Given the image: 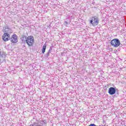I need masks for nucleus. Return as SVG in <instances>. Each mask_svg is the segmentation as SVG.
Masks as SVG:
<instances>
[{"mask_svg": "<svg viewBox=\"0 0 126 126\" xmlns=\"http://www.w3.org/2000/svg\"><path fill=\"white\" fill-rule=\"evenodd\" d=\"M65 25H67L68 24V23H67V21H64Z\"/></svg>", "mask_w": 126, "mask_h": 126, "instance_id": "12", "label": "nucleus"}, {"mask_svg": "<svg viewBox=\"0 0 126 126\" xmlns=\"http://www.w3.org/2000/svg\"><path fill=\"white\" fill-rule=\"evenodd\" d=\"M21 39L22 42H24V43H26V41L27 40V37L25 35H22Z\"/></svg>", "mask_w": 126, "mask_h": 126, "instance_id": "8", "label": "nucleus"}, {"mask_svg": "<svg viewBox=\"0 0 126 126\" xmlns=\"http://www.w3.org/2000/svg\"><path fill=\"white\" fill-rule=\"evenodd\" d=\"M42 122H43V123H44V121H43Z\"/></svg>", "mask_w": 126, "mask_h": 126, "instance_id": "16", "label": "nucleus"}, {"mask_svg": "<svg viewBox=\"0 0 126 126\" xmlns=\"http://www.w3.org/2000/svg\"><path fill=\"white\" fill-rule=\"evenodd\" d=\"M41 122H42V121H40V122H39V123H41Z\"/></svg>", "mask_w": 126, "mask_h": 126, "instance_id": "17", "label": "nucleus"}, {"mask_svg": "<svg viewBox=\"0 0 126 126\" xmlns=\"http://www.w3.org/2000/svg\"><path fill=\"white\" fill-rule=\"evenodd\" d=\"M34 36L33 35H30L27 37L26 43H27L29 47H32L34 45Z\"/></svg>", "mask_w": 126, "mask_h": 126, "instance_id": "2", "label": "nucleus"}, {"mask_svg": "<svg viewBox=\"0 0 126 126\" xmlns=\"http://www.w3.org/2000/svg\"><path fill=\"white\" fill-rule=\"evenodd\" d=\"M9 40H10L11 43H13L14 44H16V43L18 42V40L17 39V35H16L15 34H13L11 38H9Z\"/></svg>", "mask_w": 126, "mask_h": 126, "instance_id": "5", "label": "nucleus"}, {"mask_svg": "<svg viewBox=\"0 0 126 126\" xmlns=\"http://www.w3.org/2000/svg\"><path fill=\"white\" fill-rule=\"evenodd\" d=\"M53 48H54V45H53V44H52L50 47L49 51L51 52V51H52L53 50Z\"/></svg>", "mask_w": 126, "mask_h": 126, "instance_id": "11", "label": "nucleus"}, {"mask_svg": "<svg viewBox=\"0 0 126 126\" xmlns=\"http://www.w3.org/2000/svg\"><path fill=\"white\" fill-rule=\"evenodd\" d=\"M111 44L113 47H115L116 48H117V47H119V46L121 45V42L120 41V40H119V39L115 38L111 40Z\"/></svg>", "mask_w": 126, "mask_h": 126, "instance_id": "4", "label": "nucleus"}, {"mask_svg": "<svg viewBox=\"0 0 126 126\" xmlns=\"http://www.w3.org/2000/svg\"><path fill=\"white\" fill-rule=\"evenodd\" d=\"M51 53V51H48V53H47L45 55V58H49V57H50V53Z\"/></svg>", "mask_w": 126, "mask_h": 126, "instance_id": "10", "label": "nucleus"}, {"mask_svg": "<svg viewBox=\"0 0 126 126\" xmlns=\"http://www.w3.org/2000/svg\"><path fill=\"white\" fill-rule=\"evenodd\" d=\"M44 125H46V123H45V122H44Z\"/></svg>", "mask_w": 126, "mask_h": 126, "instance_id": "15", "label": "nucleus"}, {"mask_svg": "<svg viewBox=\"0 0 126 126\" xmlns=\"http://www.w3.org/2000/svg\"><path fill=\"white\" fill-rule=\"evenodd\" d=\"M102 123H103V124H105V120H103V121H102Z\"/></svg>", "mask_w": 126, "mask_h": 126, "instance_id": "13", "label": "nucleus"}, {"mask_svg": "<svg viewBox=\"0 0 126 126\" xmlns=\"http://www.w3.org/2000/svg\"><path fill=\"white\" fill-rule=\"evenodd\" d=\"M90 23L92 24L93 26L98 25V24H99V18L96 16H93L91 20L90 21Z\"/></svg>", "mask_w": 126, "mask_h": 126, "instance_id": "3", "label": "nucleus"}, {"mask_svg": "<svg viewBox=\"0 0 126 126\" xmlns=\"http://www.w3.org/2000/svg\"><path fill=\"white\" fill-rule=\"evenodd\" d=\"M109 95H114L116 94V88L113 87H110L108 90Z\"/></svg>", "mask_w": 126, "mask_h": 126, "instance_id": "6", "label": "nucleus"}, {"mask_svg": "<svg viewBox=\"0 0 126 126\" xmlns=\"http://www.w3.org/2000/svg\"><path fill=\"white\" fill-rule=\"evenodd\" d=\"M1 54V52L0 51V55Z\"/></svg>", "mask_w": 126, "mask_h": 126, "instance_id": "14", "label": "nucleus"}, {"mask_svg": "<svg viewBox=\"0 0 126 126\" xmlns=\"http://www.w3.org/2000/svg\"><path fill=\"white\" fill-rule=\"evenodd\" d=\"M47 48V44L44 43L43 45V46L42 47V54H45V52H46V48Z\"/></svg>", "mask_w": 126, "mask_h": 126, "instance_id": "9", "label": "nucleus"}, {"mask_svg": "<svg viewBox=\"0 0 126 126\" xmlns=\"http://www.w3.org/2000/svg\"><path fill=\"white\" fill-rule=\"evenodd\" d=\"M3 31L4 32H5L3 34L2 38L3 41L6 42V41H8L9 40V37H10V35L8 34V33H9V31H10V28H9V27L5 26L3 28Z\"/></svg>", "mask_w": 126, "mask_h": 126, "instance_id": "1", "label": "nucleus"}, {"mask_svg": "<svg viewBox=\"0 0 126 126\" xmlns=\"http://www.w3.org/2000/svg\"><path fill=\"white\" fill-rule=\"evenodd\" d=\"M5 54L0 55V64L3 63H5Z\"/></svg>", "mask_w": 126, "mask_h": 126, "instance_id": "7", "label": "nucleus"}]
</instances>
